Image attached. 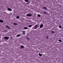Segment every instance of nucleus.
I'll use <instances>...</instances> for the list:
<instances>
[{"label":"nucleus","mask_w":63,"mask_h":63,"mask_svg":"<svg viewBox=\"0 0 63 63\" xmlns=\"http://www.w3.org/2000/svg\"><path fill=\"white\" fill-rule=\"evenodd\" d=\"M32 27V25H29V27Z\"/></svg>","instance_id":"a211bd4d"},{"label":"nucleus","mask_w":63,"mask_h":63,"mask_svg":"<svg viewBox=\"0 0 63 63\" xmlns=\"http://www.w3.org/2000/svg\"><path fill=\"white\" fill-rule=\"evenodd\" d=\"M0 22L3 23L4 22V21L0 19Z\"/></svg>","instance_id":"20e7f679"},{"label":"nucleus","mask_w":63,"mask_h":63,"mask_svg":"<svg viewBox=\"0 0 63 63\" xmlns=\"http://www.w3.org/2000/svg\"><path fill=\"white\" fill-rule=\"evenodd\" d=\"M39 55L40 56H42V54L40 53H39Z\"/></svg>","instance_id":"9d476101"},{"label":"nucleus","mask_w":63,"mask_h":63,"mask_svg":"<svg viewBox=\"0 0 63 63\" xmlns=\"http://www.w3.org/2000/svg\"><path fill=\"white\" fill-rule=\"evenodd\" d=\"M47 38H48V37L47 36Z\"/></svg>","instance_id":"393cba45"},{"label":"nucleus","mask_w":63,"mask_h":63,"mask_svg":"<svg viewBox=\"0 0 63 63\" xmlns=\"http://www.w3.org/2000/svg\"><path fill=\"white\" fill-rule=\"evenodd\" d=\"M27 16H32V15L30 14H27Z\"/></svg>","instance_id":"7ed1b4c3"},{"label":"nucleus","mask_w":63,"mask_h":63,"mask_svg":"<svg viewBox=\"0 0 63 63\" xmlns=\"http://www.w3.org/2000/svg\"><path fill=\"white\" fill-rule=\"evenodd\" d=\"M27 39H28V40H29V38H28V37H27Z\"/></svg>","instance_id":"b1692460"},{"label":"nucleus","mask_w":63,"mask_h":63,"mask_svg":"<svg viewBox=\"0 0 63 63\" xmlns=\"http://www.w3.org/2000/svg\"><path fill=\"white\" fill-rule=\"evenodd\" d=\"M43 26H44V25H43L42 24H41L40 26V28H42V27H43Z\"/></svg>","instance_id":"f257e3e1"},{"label":"nucleus","mask_w":63,"mask_h":63,"mask_svg":"<svg viewBox=\"0 0 63 63\" xmlns=\"http://www.w3.org/2000/svg\"><path fill=\"white\" fill-rule=\"evenodd\" d=\"M25 32H26V31H22V32H23V34H25Z\"/></svg>","instance_id":"423d86ee"},{"label":"nucleus","mask_w":63,"mask_h":63,"mask_svg":"<svg viewBox=\"0 0 63 63\" xmlns=\"http://www.w3.org/2000/svg\"><path fill=\"white\" fill-rule=\"evenodd\" d=\"M16 18H18H18H19V17L18 16H17Z\"/></svg>","instance_id":"f3484780"},{"label":"nucleus","mask_w":63,"mask_h":63,"mask_svg":"<svg viewBox=\"0 0 63 63\" xmlns=\"http://www.w3.org/2000/svg\"><path fill=\"white\" fill-rule=\"evenodd\" d=\"M43 8L45 10H46V9H47V8L45 7H43Z\"/></svg>","instance_id":"ddd939ff"},{"label":"nucleus","mask_w":63,"mask_h":63,"mask_svg":"<svg viewBox=\"0 0 63 63\" xmlns=\"http://www.w3.org/2000/svg\"><path fill=\"white\" fill-rule=\"evenodd\" d=\"M43 12L45 14H47V12L45 11H44Z\"/></svg>","instance_id":"4be33fe9"},{"label":"nucleus","mask_w":63,"mask_h":63,"mask_svg":"<svg viewBox=\"0 0 63 63\" xmlns=\"http://www.w3.org/2000/svg\"><path fill=\"white\" fill-rule=\"evenodd\" d=\"M21 35L20 34H18V35H16V37H19Z\"/></svg>","instance_id":"6e6552de"},{"label":"nucleus","mask_w":63,"mask_h":63,"mask_svg":"<svg viewBox=\"0 0 63 63\" xmlns=\"http://www.w3.org/2000/svg\"><path fill=\"white\" fill-rule=\"evenodd\" d=\"M39 27L38 26V27H36L35 28V29H37V27Z\"/></svg>","instance_id":"5701e85b"},{"label":"nucleus","mask_w":63,"mask_h":63,"mask_svg":"<svg viewBox=\"0 0 63 63\" xmlns=\"http://www.w3.org/2000/svg\"><path fill=\"white\" fill-rule=\"evenodd\" d=\"M25 2H29V1L28 0H25Z\"/></svg>","instance_id":"2eb2a0df"},{"label":"nucleus","mask_w":63,"mask_h":63,"mask_svg":"<svg viewBox=\"0 0 63 63\" xmlns=\"http://www.w3.org/2000/svg\"><path fill=\"white\" fill-rule=\"evenodd\" d=\"M7 10H8V11H12V9L10 8H8Z\"/></svg>","instance_id":"39448f33"},{"label":"nucleus","mask_w":63,"mask_h":63,"mask_svg":"<svg viewBox=\"0 0 63 63\" xmlns=\"http://www.w3.org/2000/svg\"><path fill=\"white\" fill-rule=\"evenodd\" d=\"M6 27H7V28H8V29H11V28H10V27H9L8 26H6Z\"/></svg>","instance_id":"0eeeda50"},{"label":"nucleus","mask_w":63,"mask_h":63,"mask_svg":"<svg viewBox=\"0 0 63 63\" xmlns=\"http://www.w3.org/2000/svg\"><path fill=\"white\" fill-rule=\"evenodd\" d=\"M4 38L5 39H9V37L8 36L4 37Z\"/></svg>","instance_id":"f03ea898"},{"label":"nucleus","mask_w":63,"mask_h":63,"mask_svg":"<svg viewBox=\"0 0 63 63\" xmlns=\"http://www.w3.org/2000/svg\"><path fill=\"white\" fill-rule=\"evenodd\" d=\"M24 29H28V28L25 27H24Z\"/></svg>","instance_id":"f8f14e48"},{"label":"nucleus","mask_w":63,"mask_h":63,"mask_svg":"<svg viewBox=\"0 0 63 63\" xmlns=\"http://www.w3.org/2000/svg\"><path fill=\"white\" fill-rule=\"evenodd\" d=\"M21 48H24V46H21Z\"/></svg>","instance_id":"9b49d317"},{"label":"nucleus","mask_w":63,"mask_h":63,"mask_svg":"<svg viewBox=\"0 0 63 63\" xmlns=\"http://www.w3.org/2000/svg\"><path fill=\"white\" fill-rule=\"evenodd\" d=\"M38 24H37L36 25H35V26H34V27H37V26H38Z\"/></svg>","instance_id":"4468645a"},{"label":"nucleus","mask_w":63,"mask_h":63,"mask_svg":"<svg viewBox=\"0 0 63 63\" xmlns=\"http://www.w3.org/2000/svg\"><path fill=\"white\" fill-rule=\"evenodd\" d=\"M59 42H62V40L60 39H59Z\"/></svg>","instance_id":"dca6fc26"},{"label":"nucleus","mask_w":63,"mask_h":63,"mask_svg":"<svg viewBox=\"0 0 63 63\" xmlns=\"http://www.w3.org/2000/svg\"><path fill=\"white\" fill-rule=\"evenodd\" d=\"M14 25H17V24L16 23H14Z\"/></svg>","instance_id":"aec40b11"},{"label":"nucleus","mask_w":63,"mask_h":63,"mask_svg":"<svg viewBox=\"0 0 63 63\" xmlns=\"http://www.w3.org/2000/svg\"><path fill=\"white\" fill-rule=\"evenodd\" d=\"M54 33H55V32H54V31H52L51 32V33L52 34H54Z\"/></svg>","instance_id":"1a4fd4ad"},{"label":"nucleus","mask_w":63,"mask_h":63,"mask_svg":"<svg viewBox=\"0 0 63 63\" xmlns=\"http://www.w3.org/2000/svg\"><path fill=\"white\" fill-rule=\"evenodd\" d=\"M59 27L60 28H62V27H61V26H59Z\"/></svg>","instance_id":"412c9836"},{"label":"nucleus","mask_w":63,"mask_h":63,"mask_svg":"<svg viewBox=\"0 0 63 63\" xmlns=\"http://www.w3.org/2000/svg\"><path fill=\"white\" fill-rule=\"evenodd\" d=\"M37 16H39V17H40V16H41V15L39 14H38Z\"/></svg>","instance_id":"6ab92c4d"}]
</instances>
